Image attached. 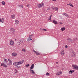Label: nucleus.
Segmentation results:
<instances>
[{
    "label": "nucleus",
    "mask_w": 78,
    "mask_h": 78,
    "mask_svg": "<svg viewBox=\"0 0 78 78\" xmlns=\"http://www.w3.org/2000/svg\"><path fill=\"white\" fill-rule=\"evenodd\" d=\"M66 30V28L64 27H63L61 28L60 30L61 31H64V30Z\"/></svg>",
    "instance_id": "6ab92c4d"
},
{
    "label": "nucleus",
    "mask_w": 78,
    "mask_h": 78,
    "mask_svg": "<svg viewBox=\"0 0 78 78\" xmlns=\"http://www.w3.org/2000/svg\"><path fill=\"white\" fill-rule=\"evenodd\" d=\"M55 8H56V7H52V9H53V10H55Z\"/></svg>",
    "instance_id": "b1692460"
},
{
    "label": "nucleus",
    "mask_w": 78,
    "mask_h": 78,
    "mask_svg": "<svg viewBox=\"0 0 78 78\" xmlns=\"http://www.w3.org/2000/svg\"><path fill=\"white\" fill-rule=\"evenodd\" d=\"M67 47H68L67 45L65 46V48H67Z\"/></svg>",
    "instance_id": "79ce46f5"
},
{
    "label": "nucleus",
    "mask_w": 78,
    "mask_h": 78,
    "mask_svg": "<svg viewBox=\"0 0 78 78\" xmlns=\"http://www.w3.org/2000/svg\"><path fill=\"white\" fill-rule=\"evenodd\" d=\"M33 51L34 52V54H35V55H40V53L37 52L36 51L33 50Z\"/></svg>",
    "instance_id": "0eeeda50"
},
{
    "label": "nucleus",
    "mask_w": 78,
    "mask_h": 78,
    "mask_svg": "<svg viewBox=\"0 0 78 78\" xmlns=\"http://www.w3.org/2000/svg\"><path fill=\"white\" fill-rule=\"evenodd\" d=\"M61 55L62 56H63V55H64V50H62L61 51Z\"/></svg>",
    "instance_id": "ddd939ff"
},
{
    "label": "nucleus",
    "mask_w": 78,
    "mask_h": 78,
    "mask_svg": "<svg viewBox=\"0 0 78 78\" xmlns=\"http://www.w3.org/2000/svg\"><path fill=\"white\" fill-rule=\"evenodd\" d=\"M76 55V54L74 52H73L71 55V57H73V58H75V55Z\"/></svg>",
    "instance_id": "423d86ee"
},
{
    "label": "nucleus",
    "mask_w": 78,
    "mask_h": 78,
    "mask_svg": "<svg viewBox=\"0 0 78 78\" xmlns=\"http://www.w3.org/2000/svg\"><path fill=\"white\" fill-rule=\"evenodd\" d=\"M69 5L70 6H71L73 8V6L71 4H70V3L69 4Z\"/></svg>",
    "instance_id": "393cba45"
},
{
    "label": "nucleus",
    "mask_w": 78,
    "mask_h": 78,
    "mask_svg": "<svg viewBox=\"0 0 78 78\" xmlns=\"http://www.w3.org/2000/svg\"><path fill=\"white\" fill-rule=\"evenodd\" d=\"M15 41H16V39L15 38Z\"/></svg>",
    "instance_id": "8fccbe9b"
},
{
    "label": "nucleus",
    "mask_w": 78,
    "mask_h": 78,
    "mask_svg": "<svg viewBox=\"0 0 78 78\" xmlns=\"http://www.w3.org/2000/svg\"><path fill=\"white\" fill-rule=\"evenodd\" d=\"M11 30L12 31H15V29L14 28H12Z\"/></svg>",
    "instance_id": "bb28decb"
},
{
    "label": "nucleus",
    "mask_w": 78,
    "mask_h": 78,
    "mask_svg": "<svg viewBox=\"0 0 78 78\" xmlns=\"http://www.w3.org/2000/svg\"><path fill=\"white\" fill-rule=\"evenodd\" d=\"M15 15H12L11 16V19H14L15 18Z\"/></svg>",
    "instance_id": "9b49d317"
},
{
    "label": "nucleus",
    "mask_w": 78,
    "mask_h": 78,
    "mask_svg": "<svg viewBox=\"0 0 78 78\" xmlns=\"http://www.w3.org/2000/svg\"><path fill=\"white\" fill-rule=\"evenodd\" d=\"M0 63H1V62H0Z\"/></svg>",
    "instance_id": "3c124183"
},
{
    "label": "nucleus",
    "mask_w": 78,
    "mask_h": 78,
    "mask_svg": "<svg viewBox=\"0 0 78 78\" xmlns=\"http://www.w3.org/2000/svg\"><path fill=\"white\" fill-rule=\"evenodd\" d=\"M8 60L9 61V65H10V66H11L12 63V61H11V59H10V58L8 59Z\"/></svg>",
    "instance_id": "39448f33"
},
{
    "label": "nucleus",
    "mask_w": 78,
    "mask_h": 78,
    "mask_svg": "<svg viewBox=\"0 0 78 78\" xmlns=\"http://www.w3.org/2000/svg\"><path fill=\"white\" fill-rule=\"evenodd\" d=\"M46 75H47V76H48L49 75H50V74L48 73H46Z\"/></svg>",
    "instance_id": "7c9ffc66"
},
{
    "label": "nucleus",
    "mask_w": 78,
    "mask_h": 78,
    "mask_svg": "<svg viewBox=\"0 0 78 78\" xmlns=\"http://www.w3.org/2000/svg\"><path fill=\"white\" fill-rule=\"evenodd\" d=\"M32 42H34V40H32Z\"/></svg>",
    "instance_id": "c03bdc74"
},
{
    "label": "nucleus",
    "mask_w": 78,
    "mask_h": 78,
    "mask_svg": "<svg viewBox=\"0 0 78 78\" xmlns=\"http://www.w3.org/2000/svg\"><path fill=\"white\" fill-rule=\"evenodd\" d=\"M27 0H22L23 1H26Z\"/></svg>",
    "instance_id": "de8ad7c7"
},
{
    "label": "nucleus",
    "mask_w": 78,
    "mask_h": 78,
    "mask_svg": "<svg viewBox=\"0 0 78 78\" xmlns=\"http://www.w3.org/2000/svg\"><path fill=\"white\" fill-rule=\"evenodd\" d=\"M63 16H64V15H65V16H66V17H69L68 14L66 13H63Z\"/></svg>",
    "instance_id": "9d476101"
},
{
    "label": "nucleus",
    "mask_w": 78,
    "mask_h": 78,
    "mask_svg": "<svg viewBox=\"0 0 78 78\" xmlns=\"http://www.w3.org/2000/svg\"><path fill=\"white\" fill-rule=\"evenodd\" d=\"M55 10L56 11H58V8H56L55 7Z\"/></svg>",
    "instance_id": "e433bc0d"
},
{
    "label": "nucleus",
    "mask_w": 78,
    "mask_h": 78,
    "mask_svg": "<svg viewBox=\"0 0 78 78\" xmlns=\"http://www.w3.org/2000/svg\"><path fill=\"white\" fill-rule=\"evenodd\" d=\"M15 70L16 71L15 72V73H17V72H18V71L17 70V69H15Z\"/></svg>",
    "instance_id": "72a5a7b5"
},
{
    "label": "nucleus",
    "mask_w": 78,
    "mask_h": 78,
    "mask_svg": "<svg viewBox=\"0 0 78 78\" xmlns=\"http://www.w3.org/2000/svg\"><path fill=\"white\" fill-rule=\"evenodd\" d=\"M31 67H33V68H34V64H32L31 65Z\"/></svg>",
    "instance_id": "f704fd0d"
},
{
    "label": "nucleus",
    "mask_w": 78,
    "mask_h": 78,
    "mask_svg": "<svg viewBox=\"0 0 78 78\" xmlns=\"http://www.w3.org/2000/svg\"><path fill=\"white\" fill-rule=\"evenodd\" d=\"M12 55L13 56H16L17 55V54L16 53H13L12 54Z\"/></svg>",
    "instance_id": "dca6fc26"
},
{
    "label": "nucleus",
    "mask_w": 78,
    "mask_h": 78,
    "mask_svg": "<svg viewBox=\"0 0 78 78\" xmlns=\"http://www.w3.org/2000/svg\"><path fill=\"white\" fill-rule=\"evenodd\" d=\"M52 1H54V2H56V0H52Z\"/></svg>",
    "instance_id": "a18cd8bd"
},
{
    "label": "nucleus",
    "mask_w": 78,
    "mask_h": 78,
    "mask_svg": "<svg viewBox=\"0 0 78 78\" xmlns=\"http://www.w3.org/2000/svg\"><path fill=\"white\" fill-rule=\"evenodd\" d=\"M27 7H29V6H30V5L29 4L28 5H27Z\"/></svg>",
    "instance_id": "58836bf2"
},
{
    "label": "nucleus",
    "mask_w": 78,
    "mask_h": 78,
    "mask_svg": "<svg viewBox=\"0 0 78 78\" xmlns=\"http://www.w3.org/2000/svg\"><path fill=\"white\" fill-rule=\"evenodd\" d=\"M20 44H19V45H20V44H22V43H23V41L22 40H21L20 41V42H19Z\"/></svg>",
    "instance_id": "412c9836"
},
{
    "label": "nucleus",
    "mask_w": 78,
    "mask_h": 78,
    "mask_svg": "<svg viewBox=\"0 0 78 78\" xmlns=\"http://www.w3.org/2000/svg\"><path fill=\"white\" fill-rule=\"evenodd\" d=\"M10 44L11 45H14V41L11 40L10 42Z\"/></svg>",
    "instance_id": "1a4fd4ad"
},
{
    "label": "nucleus",
    "mask_w": 78,
    "mask_h": 78,
    "mask_svg": "<svg viewBox=\"0 0 78 78\" xmlns=\"http://www.w3.org/2000/svg\"><path fill=\"white\" fill-rule=\"evenodd\" d=\"M0 22L2 23H3L4 22V18H2L1 19L0 18Z\"/></svg>",
    "instance_id": "f8f14e48"
},
{
    "label": "nucleus",
    "mask_w": 78,
    "mask_h": 78,
    "mask_svg": "<svg viewBox=\"0 0 78 78\" xmlns=\"http://www.w3.org/2000/svg\"><path fill=\"white\" fill-rule=\"evenodd\" d=\"M19 6L20 8H23V5H19Z\"/></svg>",
    "instance_id": "4c0bfd02"
},
{
    "label": "nucleus",
    "mask_w": 78,
    "mask_h": 78,
    "mask_svg": "<svg viewBox=\"0 0 78 78\" xmlns=\"http://www.w3.org/2000/svg\"><path fill=\"white\" fill-rule=\"evenodd\" d=\"M51 16H52V15H51V16H50V19H49V20H51Z\"/></svg>",
    "instance_id": "c9c22d12"
},
{
    "label": "nucleus",
    "mask_w": 78,
    "mask_h": 78,
    "mask_svg": "<svg viewBox=\"0 0 78 78\" xmlns=\"http://www.w3.org/2000/svg\"><path fill=\"white\" fill-rule=\"evenodd\" d=\"M33 67H31L30 68V71H31V70H33Z\"/></svg>",
    "instance_id": "c85d7f7f"
},
{
    "label": "nucleus",
    "mask_w": 78,
    "mask_h": 78,
    "mask_svg": "<svg viewBox=\"0 0 78 78\" xmlns=\"http://www.w3.org/2000/svg\"><path fill=\"white\" fill-rule=\"evenodd\" d=\"M17 67H18V68H20V66H17Z\"/></svg>",
    "instance_id": "37998d69"
},
{
    "label": "nucleus",
    "mask_w": 78,
    "mask_h": 78,
    "mask_svg": "<svg viewBox=\"0 0 78 78\" xmlns=\"http://www.w3.org/2000/svg\"><path fill=\"white\" fill-rule=\"evenodd\" d=\"M72 67H73V69L78 70V66L76 65H73Z\"/></svg>",
    "instance_id": "f03ea898"
},
{
    "label": "nucleus",
    "mask_w": 78,
    "mask_h": 78,
    "mask_svg": "<svg viewBox=\"0 0 78 78\" xmlns=\"http://www.w3.org/2000/svg\"><path fill=\"white\" fill-rule=\"evenodd\" d=\"M23 62H24V60H22L21 61L15 62L13 63V65H14V66H18V65L22 64Z\"/></svg>",
    "instance_id": "f257e3e1"
},
{
    "label": "nucleus",
    "mask_w": 78,
    "mask_h": 78,
    "mask_svg": "<svg viewBox=\"0 0 78 78\" xmlns=\"http://www.w3.org/2000/svg\"><path fill=\"white\" fill-rule=\"evenodd\" d=\"M33 37V35H29V38H31V37Z\"/></svg>",
    "instance_id": "c756f323"
},
{
    "label": "nucleus",
    "mask_w": 78,
    "mask_h": 78,
    "mask_svg": "<svg viewBox=\"0 0 78 78\" xmlns=\"http://www.w3.org/2000/svg\"><path fill=\"white\" fill-rule=\"evenodd\" d=\"M40 29L41 30H44V31H47V29Z\"/></svg>",
    "instance_id": "a878e982"
},
{
    "label": "nucleus",
    "mask_w": 78,
    "mask_h": 78,
    "mask_svg": "<svg viewBox=\"0 0 78 78\" xmlns=\"http://www.w3.org/2000/svg\"><path fill=\"white\" fill-rule=\"evenodd\" d=\"M59 75H61V73H62V72H61V71H60L58 73Z\"/></svg>",
    "instance_id": "2f4dec72"
},
{
    "label": "nucleus",
    "mask_w": 78,
    "mask_h": 78,
    "mask_svg": "<svg viewBox=\"0 0 78 78\" xmlns=\"http://www.w3.org/2000/svg\"><path fill=\"white\" fill-rule=\"evenodd\" d=\"M59 23H60V24H61V25H62L63 24L62 23H61V22H60Z\"/></svg>",
    "instance_id": "a19ab883"
},
{
    "label": "nucleus",
    "mask_w": 78,
    "mask_h": 78,
    "mask_svg": "<svg viewBox=\"0 0 78 78\" xmlns=\"http://www.w3.org/2000/svg\"><path fill=\"white\" fill-rule=\"evenodd\" d=\"M32 40V39L30 38H29L27 41L28 42H29V41H31Z\"/></svg>",
    "instance_id": "5701e85b"
},
{
    "label": "nucleus",
    "mask_w": 78,
    "mask_h": 78,
    "mask_svg": "<svg viewBox=\"0 0 78 78\" xmlns=\"http://www.w3.org/2000/svg\"><path fill=\"white\" fill-rule=\"evenodd\" d=\"M3 62L7 63H8V60L6 58H4Z\"/></svg>",
    "instance_id": "4468645a"
},
{
    "label": "nucleus",
    "mask_w": 78,
    "mask_h": 78,
    "mask_svg": "<svg viewBox=\"0 0 78 78\" xmlns=\"http://www.w3.org/2000/svg\"><path fill=\"white\" fill-rule=\"evenodd\" d=\"M53 22L54 23V24H55L56 25H57V24H58V22H57V21H56L53 20Z\"/></svg>",
    "instance_id": "a211bd4d"
},
{
    "label": "nucleus",
    "mask_w": 78,
    "mask_h": 78,
    "mask_svg": "<svg viewBox=\"0 0 78 78\" xmlns=\"http://www.w3.org/2000/svg\"><path fill=\"white\" fill-rule=\"evenodd\" d=\"M19 23V21L18 20H15V24H16V25H18Z\"/></svg>",
    "instance_id": "2eb2a0df"
},
{
    "label": "nucleus",
    "mask_w": 78,
    "mask_h": 78,
    "mask_svg": "<svg viewBox=\"0 0 78 78\" xmlns=\"http://www.w3.org/2000/svg\"><path fill=\"white\" fill-rule=\"evenodd\" d=\"M67 40L68 41V42H71H71H72V41H73L72 40V39L70 38L68 39Z\"/></svg>",
    "instance_id": "6e6552de"
},
{
    "label": "nucleus",
    "mask_w": 78,
    "mask_h": 78,
    "mask_svg": "<svg viewBox=\"0 0 78 78\" xmlns=\"http://www.w3.org/2000/svg\"><path fill=\"white\" fill-rule=\"evenodd\" d=\"M44 5V4L42 3V4H38L37 5V6L38 8H41V7H42Z\"/></svg>",
    "instance_id": "7ed1b4c3"
},
{
    "label": "nucleus",
    "mask_w": 78,
    "mask_h": 78,
    "mask_svg": "<svg viewBox=\"0 0 78 78\" xmlns=\"http://www.w3.org/2000/svg\"><path fill=\"white\" fill-rule=\"evenodd\" d=\"M29 66H30V64H27V65L25 66H26V67H29Z\"/></svg>",
    "instance_id": "cd10ccee"
},
{
    "label": "nucleus",
    "mask_w": 78,
    "mask_h": 78,
    "mask_svg": "<svg viewBox=\"0 0 78 78\" xmlns=\"http://www.w3.org/2000/svg\"><path fill=\"white\" fill-rule=\"evenodd\" d=\"M75 70H70L69 71V73H73V72H74Z\"/></svg>",
    "instance_id": "f3484780"
},
{
    "label": "nucleus",
    "mask_w": 78,
    "mask_h": 78,
    "mask_svg": "<svg viewBox=\"0 0 78 78\" xmlns=\"http://www.w3.org/2000/svg\"><path fill=\"white\" fill-rule=\"evenodd\" d=\"M30 72H32L31 73H32L33 74V73L34 74H35V73L34 72V71H33V70H30Z\"/></svg>",
    "instance_id": "aec40b11"
},
{
    "label": "nucleus",
    "mask_w": 78,
    "mask_h": 78,
    "mask_svg": "<svg viewBox=\"0 0 78 78\" xmlns=\"http://www.w3.org/2000/svg\"><path fill=\"white\" fill-rule=\"evenodd\" d=\"M56 74L57 75H59V74H58V73H56Z\"/></svg>",
    "instance_id": "ea45409f"
},
{
    "label": "nucleus",
    "mask_w": 78,
    "mask_h": 78,
    "mask_svg": "<svg viewBox=\"0 0 78 78\" xmlns=\"http://www.w3.org/2000/svg\"><path fill=\"white\" fill-rule=\"evenodd\" d=\"M22 50L23 51H25V49L24 48L22 49Z\"/></svg>",
    "instance_id": "473e14b6"
},
{
    "label": "nucleus",
    "mask_w": 78,
    "mask_h": 78,
    "mask_svg": "<svg viewBox=\"0 0 78 78\" xmlns=\"http://www.w3.org/2000/svg\"><path fill=\"white\" fill-rule=\"evenodd\" d=\"M2 3L3 5H5V2L4 1H2Z\"/></svg>",
    "instance_id": "4be33fe9"
},
{
    "label": "nucleus",
    "mask_w": 78,
    "mask_h": 78,
    "mask_svg": "<svg viewBox=\"0 0 78 78\" xmlns=\"http://www.w3.org/2000/svg\"><path fill=\"white\" fill-rule=\"evenodd\" d=\"M7 63H1V66H3V67H7V65H6Z\"/></svg>",
    "instance_id": "20e7f679"
},
{
    "label": "nucleus",
    "mask_w": 78,
    "mask_h": 78,
    "mask_svg": "<svg viewBox=\"0 0 78 78\" xmlns=\"http://www.w3.org/2000/svg\"><path fill=\"white\" fill-rule=\"evenodd\" d=\"M47 10H49V8H48L47 9Z\"/></svg>",
    "instance_id": "49530a36"
},
{
    "label": "nucleus",
    "mask_w": 78,
    "mask_h": 78,
    "mask_svg": "<svg viewBox=\"0 0 78 78\" xmlns=\"http://www.w3.org/2000/svg\"><path fill=\"white\" fill-rule=\"evenodd\" d=\"M13 33L14 34V32H13Z\"/></svg>",
    "instance_id": "603ef678"
},
{
    "label": "nucleus",
    "mask_w": 78,
    "mask_h": 78,
    "mask_svg": "<svg viewBox=\"0 0 78 78\" xmlns=\"http://www.w3.org/2000/svg\"><path fill=\"white\" fill-rule=\"evenodd\" d=\"M56 63L57 64H58V62H56Z\"/></svg>",
    "instance_id": "09e8293b"
}]
</instances>
